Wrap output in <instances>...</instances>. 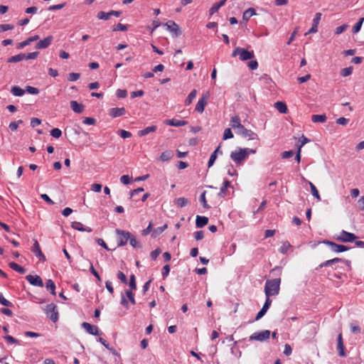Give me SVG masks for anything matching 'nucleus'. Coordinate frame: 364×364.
I'll use <instances>...</instances> for the list:
<instances>
[{
	"label": "nucleus",
	"mask_w": 364,
	"mask_h": 364,
	"mask_svg": "<svg viewBox=\"0 0 364 364\" xmlns=\"http://www.w3.org/2000/svg\"><path fill=\"white\" fill-rule=\"evenodd\" d=\"M233 136H234L230 128H226L224 130V134H223V140L232 139V138H233Z\"/></svg>",
	"instance_id": "obj_43"
},
{
	"label": "nucleus",
	"mask_w": 364,
	"mask_h": 364,
	"mask_svg": "<svg viewBox=\"0 0 364 364\" xmlns=\"http://www.w3.org/2000/svg\"><path fill=\"white\" fill-rule=\"evenodd\" d=\"M170 272V267L168 264L165 265L161 271V274L164 279H165Z\"/></svg>",
	"instance_id": "obj_64"
},
{
	"label": "nucleus",
	"mask_w": 364,
	"mask_h": 364,
	"mask_svg": "<svg viewBox=\"0 0 364 364\" xmlns=\"http://www.w3.org/2000/svg\"><path fill=\"white\" fill-rule=\"evenodd\" d=\"M235 250H236V244L232 243L231 245L230 246V247L228 248V250H226L225 254L227 255L230 256L235 253Z\"/></svg>",
	"instance_id": "obj_60"
},
{
	"label": "nucleus",
	"mask_w": 364,
	"mask_h": 364,
	"mask_svg": "<svg viewBox=\"0 0 364 364\" xmlns=\"http://www.w3.org/2000/svg\"><path fill=\"white\" fill-rule=\"evenodd\" d=\"M129 285L132 289H136V278L134 274H132L129 278Z\"/></svg>",
	"instance_id": "obj_50"
},
{
	"label": "nucleus",
	"mask_w": 364,
	"mask_h": 364,
	"mask_svg": "<svg viewBox=\"0 0 364 364\" xmlns=\"http://www.w3.org/2000/svg\"><path fill=\"white\" fill-rule=\"evenodd\" d=\"M120 181L124 185H128L131 183V178L128 175H123L120 178Z\"/></svg>",
	"instance_id": "obj_61"
},
{
	"label": "nucleus",
	"mask_w": 364,
	"mask_h": 364,
	"mask_svg": "<svg viewBox=\"0 0 364 364\" xmlns=\"http://www.w3.org/2000/svg\"><path fill=\"white\" fill-rule=\"evenodd\" d=\"M166 124L169 126L179 127H182V126L187 124L188 122H186L185 120L171 119L166 120Z\"/></svg>",
	"instance_id": "obj_23"
},
{
	"label": "nucleus",
	"mask_w": 364,
	"mask_h": 364,
	"mask_svg": "<svg viewBox=\"0 0 364 364\" xmlns=\"http://www.w3.org/2000/svg\"><path fill=\"white\" fill-rule=\"evenodd\" d=\"M50 135L55 139H58L61 136L62 132L58 128H54L50 131Z\"/></svg>",
	"instance_id": "obj_45"
},
{
	"label": "nucleus",
	"mask_w": 364,
	"mask_h": 364,
	"mask_svg": "<svg viewBox=\"0 0 364 364\" xmlns=\"http://www.w3.org/2000/svg\"><path fill=\"white\" fill-rule=\"evenodd\" d=\"M80 75L77 73H70L68 75V80L71 82L76 81L80 79Z\"/></svg>",
	"instance_id": "obj_52"
},
{
	"label": "nucleus",
	"mask_w": 364,
	"mask_h": 364,
	"mask_svg": "<svg viewBox=\"0 0 364 364\" xmlns=\"http://www.w3.org/2000/svg\"><path fill=\"white\" fill-rule=\"evenodd\" d=\"M14 26L11 24H0V32H4L14 29Z\"/></svg>",
	"instance_id": "obj_56"
},
{
	"label": "nucleus",
	"mask_w": 364,
	"mask_h": 364,
	"mask_svg": "<svg viewBox=\"0 0 364 364\" xmlns=\"http://www.w3.org/2000/svg\"><path fill=\"white\" fill-rule=\"evenodd\" d=\"M38 52H32L28 54L24 53L25 60L36 59L38 55Z\"/></svg>",
	"instance_id": "obj_59"
},
{
	"label": "nucleus",
	"mask_w": 364,
	"mask_h": 364,
	"mask_svg": "<svg viewBox=\"0 0 364 364\" xmlns=\"http://www.w3.org/2000/svg\"><path fill=\"white\" fill-rule=\"evenodd\" d=\"M228 174L230 176H234L237 175V171L235 169L232 164L227 166Z\"/></svg>",
	"instance_id": "obj_57"
},
{
	"label": "nucleus",
	"mask_w": 364,
	"mask_h": 364,
	"mask_svg": "<svg viewBox=\"0 0 364 364\" xmlns=\"http://www.w3.org/2000/svg\"><path fill=\"white\" fill-rule=\"evenodd\" d=\"M208 223V218L205 216L197 215L196 220V225L197 228H203Z\"/></svg>",
	"instance_id": "obj_24"
},
{
	"label": "nucleus",
	"mask_w": 364,
	"mask_h": 364,
	"mask_svg": "<svg viewBox=\"0 0 364 364\" xmlns=\"http://www.w3.org/2000/svg\"><path fill=\"white\" fill-rule=\"evenodd\" d=\"M116 233L118 236L117 242L118 247H122L127 244L129 240L131 233L128 231L117 229Z\"/></svg>",
	"instance_id": "obj_4"
},
{
	"label": "nucleus",
	"mask_w": 364,
	"mask_h": 364,
	"mask_svg": "<svg viewBox=\"0 0 364 364\" xmlns=\"http://www.w3.org/2000/svg\"><path fill=\"white\" fill-rule=\"evenodd\" d=\"M125 294H126L127 296L128 297V299H129V301H131V303L132 304H135L136 302H135V299H134V294H133L132 290H126Z\"/></svg>",
	"instance_id": "obj_55"
},
{
	"label": "nucleus",
	"mask_w": 364,
	"mask_h": 364,
	"mask_svg": "<svg viewBox=\"0 0 364 364\" xmlns=\"http://www.w3.org/2000/svg\"><path fill=\"white\" fill-rule=\"evenodd\" d=\"M237 134H240L245 138H247L249 140H254L257 139V134L250 129H246L244 126L237 132Z\"/></svg>",
	"instance_id": "obj_9"
},
{
	"label": "nucleus",
	"mask_w": 364,
	"mask_h": 364,
	"mask_svg": "<svg viewBox=\"0 0 364 364\" xmlns=\"http://www.w3.org/2000/svg\"><path fill=\"white\" fill-rule=\"evenodd\" d=\"M116 95L119 98H124L127 95V91L126 90L119 89L117 90Z\"/></svg>",
	"instance_id": "obj_63"
},
{
	"label": "nucleus",
	"mask_w": 364,
	"mask_h": 364,
	"mask_svg": "<svg viewBox=\"0 0 364 364\" xmlns=\"http://www.w3.org/2000/svg\"><path fill=\"white\" fill-rule=\"evenodd\" d=\"M25 60L24 53H19L18 55L11 56L7 59V63H18Z\"/></svg>",
	"instance_id": "obj_29"
},
{
	"label": "nucleus",
	"mask_w": 364,
	"mask_h": 364,
	"mask_svg": "<svg viewBox=\"0 0 364 364\" xmlns=\"http://www.w3.org/2000/svg\"><path fill=\"white\" fill-rule=\"evenodd\" d=\"M31 251L38 258H39L40 260H43V261L46 260V257L43 254V252L41 250L40 245L37 240H34V243L31 248Z\"/></svg>",
	"instance_id": "obj_13"
},
{
	"label": "nucleus",
	"mask_w": 364,
	"mask_h": 364,
	"mask_svg": "<svg viewBox=\"0 0 364 364\" xmlns=\"http://www.w3.org/2000/svg\"><path fill=\"white\" fill-rule=\"evenodd\" d=\"M174 203L178 207L183 208L188 205V200L186 198L181 197L176 198Z\"/></svg>",
	"instance_id": "obj_35"
},
{
	"label": "nucleus",
	"mask_w": 364,
	"mask_h": 364,
	"mask_svg": "<svg viewBox=\"0 0 364 364\" xmlns=\"http://www.w3.org/2000/svg\"><path fill=\"white\" fill-rule=\"evenodd\" d=\"M46 287L48 291L50 292L51 294L55 296V284L52 279H48L46 284Z\"/></svg>",
	"instance_id": "obj_30"
},
{
	"label": "nucleus",
	"mask_w": 364,
	"mask_h": 364,
	"mask_svg": "<svg viewBox=\"0 0 364 364\" xmlns=\"http://www.w3.org/2000/svg\"><path fill=\"white\" fill-rule=\"evenodd\" d=\"M226 1L227 0H221L219 2L214 4L209 10L210 15H213L218 12L219 9L225 4Z\"/></svg>",
	"instance_id": "obj_25"
},
{
	"label": "nucleus",
	"mask_w": 364,
	"mask_h": 364,
	"mask_svg": "<svg viewBox=\"0 0 364 364\" xmlns=\"http://www.w3.org/2000/svg\"><path fill=\"white\" fill-rule=\"evenodd\" d=\"M25 91L31 95H38L39 90L32 86H26Z\"/></svg>",
	"instance_id": "obj_48"
},
{
	"label": "nucleus",
	"mask_w": 364,
	"mask_h": 364,
	"mask_svg": "<svg viewBox=\"0 0 364 364\" xmlns=\"http://www.w3.org/2000/svg\"><path fill=\"white\" fill-rule=\"evenodd\" d=\"M71 228L80 232H91L92 231V228L89 227L85 228L80 222L77 221L73 222L71 223Z\"/></svg>",
	"instance_id": "obj_18"
},
{
	"label": "nucleus",
	"mask_w": 364,
	"mask_h": 364,
	"mask_svg": "<svg viewBox=\"0 0 364 364\" xmlns=\"http://www.w3.org/2000/svg\"><path fill=\"white\" fill-rule=\"evenodd\" d=\"M117 278L123 283V284H127V279L126 275L122 272H118L117 273Z\"/></svg>",
	"instance_id": "obj_62"
},
{
	"label": "nucleus",
	"mask_w": 364,
	"mask_h": 364,
	"mask_svg": "<svg viewBox=\"0 0 364 364\" xmlns=\"http://www.w3.org/2000/svg\"><path fill=\"white\" fill-rule=\"evenodd\" d=\"M353 67L350 66L346 68H343L341 70V75L342 77H347L352 74L353 73Z\"/></svg>",
	"instance_id": "obj_41"
},
{
	"label": "nucleus",
	"mask_w": 364,
	"mask_h": 364,
	"mask_svg": "<svg viewBox=\"0 0 364 364\" xmlns=\"http://www.w3.org/2000/svg\"><path fill=\"white\" fill-rule=\"evenodd\" d=\"M173 156L172 152L171 151H164L160 156V160L162 161H167L170 160Z\"/></svg>",
	"instance_id": "obj_38"
},
{
	"label": "nucleus",
	"mask_w": 364,
	"mask_h": 364,
	"mask_svg": "<svg viewBox=\"0 0 364 364\" xmlns=\"http://www.w3.org/2000/svg\"><path fill=\"white\" fill-rule=\"evenodd\" d=\"M255 153L256 150L252 149L237 148L231 152L230 158L236 164L241 165L250 154Z\"/></svg>",
	"instance_id": "obj_1"
},
{
	"label": "nucleus",
	"mask_w": 364,
	"mask_h": 364,
	"mask_svg": "<svg viewBox=\"0 0 364 364\" xmlns=\"http://www.w3.org/2000/svg\"><path fill=\"white\" fill-rule=\"evenodd\" d=\"M38 39H39L38 35H35V36H31L28 38H27L26 40L18 43L16 46V48L18 49H21V48L26 47V46H28L31 43L36 41Z\"/></svg>",
	"instance_id": "obj_21"
},
{
	"label": "nucleus",
	"mask_w": 364,
	"mask_h": 364,
	"mask_svg": "<svg viewBox=\"0 0 364 364\" xmlns=\"http://www.w3.org/2000/svg\"><path fill=\"white\" fill-rule=\"evenodd\" d=\"M272 302V299H270L269 297H266L265 302H264L262 309H263L264 311H265L267 312V310L269 309V308L270 307Z\"/></svg>",
	"instance_id": "obj_58"
},
{
	"label": "nucleus",
	"mask_w": 364,
	"mask_h": 364,
	"mask_svg": "<svg viewBox=\"0 0 364 364\" xmlns=\"http://www.w3.org/2000/svg\"><path fill=\"white\" fill-rule=\"evenodd\" d=\"M9 266L10 268H11L13 270L18 272L19 274H23L26 272V269L17 263L12 262L9 264Z\"/></svg>",
	"instance_id": "obj_28"
},
{
	"label": "nucleus",
	"mask_w": 364,
	"mask_h": 364,
	"mask_svg": "<svg viewBox=\"0 0 364 364\" xmlns=\"http://www.w3.org/2000/svg\"><path fill=\"white\" fill-rule=\"evenodd\" d=\"M72 110L77 114L83 112L85 106L82 104L78 103L77 101L72 100L70 102Z\"/></svg>",
	"instance_id": "obj_19"
},
{
	"label": "nucleus",
	"mask_w": 364,
	"mask_h": 364,
	"mask_svg": "<svg viewBox=\"0 0 364 364\" xmlns=\"http://www.w3.org/2000/svg\"><path fill=\"white\" fill-rule=\"evenodd\" d=\"M238 55L242 61L252 60L255 58V53L253 50H248L245 48L237 47L232 53V56L235 57Z\"/></svg>",
	"instance_id": "obj_3"
},
{
	"label": "nucleus",
	"mask_w": 364,
	"mask_h": 364,
	"mask_svg": "<svg viewBox=\"0 0 364 364\" xmlns=\"http://www.w3.org/2000/svg\"><path fill=\"white\" fill-rule=\"evenodd\" d=\"M156 129H157V127L156 126H149V127L144 128V129L139 131L138 135L139 136H144L151 132H156Z\"/></svg>",
	"instance_id": "obj_27"
},
{
	"label": "nucleus",
	"mask_w": 364,
	"mask_h": 364,
	"mask_svg": "<svg viewBox=\"0 0 364 364\" xmlns=\"http://www.w3.org/2000/svg\"><path fill=\"white\" fill-rule=\"evenodd\" d=\"M256 15L255 9L253 8H250L247 9L242 15V18L245 21H248L252 16Z\"/></svg>",
	"instance_id": "obj_33"
},
{
	"label": "nucleus",
	"mask_w": 364,
	"mask_h": 364,
	"mask_svg": "<svg viewBox=\"0 0 364 364\" xmlns=\"http://www.w3.org/2000/svg\"><path fill=\"white\" fill-rule=\"evenodd\" d=\"M336 239L341 242H351L357 239V236L353 233L342 230Z\"/></svg>",
	"instance_id": "obj_7"
},
{
	"label": "nucleus",
	"mask_w": 364,
	"mask_h": 364,
	"mask_svg": "<svg viewBox=\"0 0 364 364\" xmlns=\"http://www.w3.org/2000/svg\"><path fill=\"white\" fill-rule=\"evenodd\" d=\"M291 247V245L289 242L285 241L282 242V246L279 248V252L282 254H285L287 252L289 249Z\"/></svg>",
	"instance_id": "obj_40"
},
{
	"label": "nucleus",
	"mask_w": 364,
	"mask_h": 364,
	"mask_svg": "<svg viewBox=\"0 0 364 364\" xmlns=\"http://www.w3.org/2000/svg\"><path fill=\"white\" fill-rule=\"evenodd\" d=\"M82 326L87 333L91 335L97 336L100 334V330L97 326L92 325L87 322H83L82 323Z\"/></svg>",
	"instance_id": "obj_12"
},
{
	"label": "nucleus",
	"mask_w": 364,
	"mask_h": 364,
	"mask_svg": "<svg viewBox=\"0 0 364 364\" xmlns=\"http://www.w3.org/2000/svg\"><path fill=\"white\" fill-rule=\"evenodd\" d=\"M208 96L207 95H203L198 100L196 104L195 110L199 113H202L204 111L205 106L207 102Z\"/></svg>",
	"instance_id": "obj_15"
},
{
	"label": "nucleus",
	"mask_w": 364,
	"mask_h": 364,
	"mask_svg": "<svg viewBox=\"0 0 364 364\" xmlns=\"http://www.w3.org/2000/svg\"><path fill=\"white\" fill-rule=\"evenodd\" d=\"M125 113H126V110H125L124 107H114V108H111L109 110V114L112 118H116V117L122 116V115L125 114Z\"/></svg>",
	"instance_id": "obj_16"
},
{
	"label": "nucleus",
	"mask_w": 364,
	"mask_h": 364,
	"mask_svg": "<svg viewBox=\"0 0 364 364\" xmlns=\"http://www.w3.org/2000/svg\"><path fill=\"white\" fill-rule=\"evenodd\" d=\"M323 243L328 245L331 247V250L334 252H343L348 251L350 249V247L343 245H338L334 242L329 240H326L323 242Z\"/></svg>",
	"instance_id": "obj_8"
},
{
	"label": "nucleus",
	"mask_w": 364,
	"mask_h": 364,
	"mask_svg": "<svg viewBox=\"0 0 364 364\" xmlns=\"http://www.w3.org/2000/svg\"><path fill=\"white\" fill-rule=\"evenodd\" d=\"M205 193L206 192L205 191H203L200 196V202L202 203V205L205 208H210V206L208 205L207 203V201H206V198H205Z\"/></svg>",
	"instance_id": "obj_47"
},
{
	"label": "nucleus",
	"mask_w": 364,
	"mask_h": 364,
	"mask_svg": "<svg viewBox=\"0 0 364 364\" xmlns=\"http://www.w3.org/2000/svg\"><path fill=\"white\" fill-rule=\"evenodd\" d=\"M26 279L33 286L39 287H43V280L38 275L28 274L26 277Z\"/></svg>",
	"instance_id": "obj_10"
},
{
	"label": "nucleus",
	"mask_w": 364,
	"mask_h": 364,
	"mask_svg": "<svg viewBox=\"0 0 364 364\" xmlns=\"http://www.w3.org/2000/svg\"><path fill=\"white\" fill-rule=\"evenodd\" d=\"M348 28V25L343 24L340 26H338L335 30V34L340 35L343 32H344Z\"/></svg>",
	"instance_id": "obj_54"
},
{
	"label": "nucleus",
	"mask_w": 364,
	"mask_h": 364,
	"mask_svg": "<svg viewBox=\"0 0 364 364\" xmlns=\"http://www.w3.org/2000/svg\"><path fill=\"white\" fill-rule=\"evenodd\" d=\"M274 107L282 114H286L288 111L287 105L281 101L275 102Z\"/></svg>",
	"instance_id": "obj_26"
},
{
	"label": "nucleus",
	"mask_w": 364,
	"mask_h": 364,
	"mask_svg": "<svg viewBox=\"0 0 364 364\" xmlns=\"http://www.w3.org/2000/svg\"><path fill=\"white\" fill-rule=\"evenodd\" d=\"M364 18H361L353 27L352 31L353 33H356L360 31L362 24L363 23Z\"/></svg>",
	"instance_id": "obj_39"
},
{
	"label": "nucleus",
	"mask_w": 364,
	"mask_h": 364,
	"mask_svg": "<svg viewBox=\"0 0 364 364\" xmlns=\"http://www.w3.org/2000/svg\"><path fill=\"white\" fill-rule=\"evenodd\" d=\"M280 278L267 280L264 285V293L266 297L278 295L280 290Z\"/></svg>",
	"instance_id": "obj_2"
},
{
	"label": "nucleus",
	"mask_w": 364,
	"mask_h": 364,
	"mask_svg": "<svg viewBox=\"0 0 364 364\" xmlns=\"http://www.w3.org/2000/svg\"><path fill=\"white\" fill-rule=\"evenodd\" d=\"M270 334L271 332L269 330H264L262 331L255 332L250 336L249 340L263 342L269 338Z\"/></svg>",
	"instance_id": "obj_5"
},
{
	"label": "nucleus",
	"mask_w": 364,
	"mask_h": 364,
	"mask_svg": "<svg viewBox=\"0 0 364 364\" xmlns=\"http://www.w3.org/2000/svg\"><path fill=\"white\" fill-rule=\"evenodd\" d=\"M111 17L109 12L100 11L97 14V18L100 20H108Z\"/></svg>",
	"instance_id": "obj_44"
},
{
	"label": "nucleus",
	"mask_w": 364,
	"mask_h": 364,
	"mask_svg": "<svg viewBox=\"0 0 364 364\" xmlns=\"http://www.w3.org/2000/svg\"><path fill=\"white\" fill-rule=\"evenodd\" d=\"M167 228V225L165 224L161 227H159L154 230L153 235L156 237L157 235L161 234Z\"/></svg>",
	"instance_id": "obj_53"
},
{
	"label": "nucleus",
	"mask_w": 364,
	"mask_h": 364,
	"mask_svg": "<svg viewBox=\"0 0 364 364\" xmlns=\"http://www.w3.org/2000/svg\"><path fill=\"white\" fill-rule=\"evenodd\" d=\"M165 26L174 36L177 37L181 34V31L180 30L179 26L173 21H168Z\"/></svg>",
	"instance_id": "obj_11"
},
{
	"label": "nucleus",
	"mask_w": 364,
	"mask_h": 364,
	"mask_svg": "<svg viewBox=\"0 0 364 364\" xmlns=\"http://www.w3.org/2000/svg\"><path fill=\"white\" fill-rule=\"evenodd\" d=\"M337 350L338 351V354L341 357L346 356L345 353V347L343 341L342 334L339 333L337 338Z\"/></svg>",
	"instance_id": "obj_17"
},
{
	"label": "nucleus",
	"mask_w": 364,
	"mask_h": 364,
	"mask_svg": "<svg viewBox=\"0 0 364 364\" xmlns=\"http://www.w3.org/2000/svg\"><path fill=\"white\" fill-rule=\"evenodd\" d=\"M118 134L123 139L129 138L132 136L131 132L124 129H119Z\"/></svg>",
	"instance_id": "obj_49"
},
{
	"label": "nucleus",
	"mask_w": 364,
	"mask_h": 364,
	"mask_svg": "<svg viewBox=\"0 0 364 364\" xmlns=\"http://www.w3.org/2000/svg\"><path fill=\"white\" fill-rule=\"evenodd\" d=\"M0 304L5 306H11L12 304L7 299H6L3 294L0 292Z\"/></svg>",
	"instance_id": "obj_51"
},
{
	"label": "nucleus",
	"mask_w": 364,
	"mask_h": 364,
	"mask_svg": "<svg viewBox=\"0 0 364 364\" xmlns=\"http://www.w3.org/2000/svg\"><path fill=\"white\" fill-rule=\"evenodd\" d=\"M23 123V121L21 119H19L18 121H16V122H11L9 125V127L11 130L12 131H15L18 129V126L20 124H22Z\"/></svg>",
	"instance_id": "obj_46"
},
{
	"label": "nucleus",
	"mask_w": 364,
	"mask_h": 364,
	"mask_svg": "<svg viewBox=\"0 0 364 364\" xmlns=\"http://www.w3.org/2000/svg\"><path fill=\"white\" fill-rule=\"evenodd\" d=\"M326 119H327V117H326V114H314L311 117V120L314 123H318V122L323 123L326 121Z\"/></svg>",
	"instance_id": "obj_32"
},
{
	"label": "nucleus",
	"mask_w": 364,
	"mask_h": 364,
	"mask_svg": "<svg viewBox=\"0 0 364 364\" xmlns=\"http://www.w3.org/2000/svg\"><path fill=\"white\" fill-rule=\"evenodd\" d=\"M52 41H53V36H47L44 39L41 40L37 43V44L36 46V49L46 48L51 44Z\"/></svg>",
	"instance_id": "obj_14"
},
{
	"label": "nucleus",
	"mask_w": 364,
	"mask_h": 364,
	"mask_svg": "<svg viewBox=\"0 0 364 364\" xmlns=\"http://www.w3.org/2000/svg\"><path fill=\"white\" fill-rule=\"evenodd\" d=\"M230 124L231 127L234 129H237V131L242 127L243 125L241 124L240 118L237 115H234L231 117Z\"/></svg>",
	"instance_id": "obj_20"
},
{
	"label": "nucleus",
	"mask_w": 364,
	"mask_h": 364,
	"mask_svg": "<svg viewBox=\"0 0 364 364\" xmlns=\"http://www.w3.org/2000/svg\"><path fill=\"white\" fill-rule=\"evenodd\" d=\"M341 261H342V259L340 258H333L332 259L326 260L324 262L321 263L319 265V267H328V266H331L333 264L338 263Z\"/></svg>",
	"instance_id": "obj_36"
},
{
	"label": "nucleus",
	"mask_w": 364,
	"mask_h": 364,
	"mask_svg": "<svg viewBox=\"0 0 364 364\" xmlns=\"http://www.w3.org/2000/svg\"><path fill=\"white\" fill-rule=\"evenodd\" d=\"M231 187L230 182L228 180H225L223 186L218 193V196L220 198H225L228 196V188Z\"/></svg>",
	"instance_id": "obj_22"
},
{
	"label": "nucleus",
	"mask_w": 364,
	"mask_h": 364,
	"mask_svg": "<svg viewBox=\"0 0 364 364\" xmlns=\"http://www.w3.org/2000/svg\"><path fill=\"white\" fill-rule=\"evenodd\" d=\"M197 95L196 90H193L190 94L188 95L187 98L185 100V105L188 106L190 105L193 100L196 98Z\"/></svg>",
	"instance_id": "obj_34"
},
{
	"label": "nucleus",
	"mask_w": 364,
	"mask_h": 364,
	"mask_svg": "<svg viewBox=\"0 0 364 364\" xmlns=\"http://www.w3.org/2000/svg\"><path fill=\"white\" fill-rule=\"evenodd\" d=\"M46 314L47 316L54 323L58 320V311L57 306L54 304H48L46 306Z\"/></svg>",
	"instance_id": "obj_6"
},
{
	"label": "nucleus",
	"mask_w": 364,
	"mask_h": 364,
	"mask_svg": "<svg viewBox=\"0 0 364 364\" xmlns=\"http://www.w3.org/2000/svg\"><path fill=\"white\" fill-rule=\"evenodd\" d=\"M309 184V186L311 188V194L318 200H321V196L320 194L316 188V187L310 181L308 182Z\"/></svg>",
	"instance_id": "obj_37"
},
{
	"label": "nucleus",
	"mask_w": 364,
	"mask_h": 364,
	"mask_svg": "<svg viewBox=\"0 0 364 364\" xmlns=\"http://www.w3.org/2000/svg\"><path fill=\"white\" fill-rule=\"evenodd\" d=\"M25 90H23L18 86H14L11 89V92L16 97L23 96L25 94Z\"/></svg>",
	"instance_id": "obj_31"
},
{
	"label": "nucleus",
	"mask_w": 364,
	"mask_h": 364,
	"mask_svg": "<svg viewBox=\"0 0 364 364\" xmlns=\"http://www.w3.org/2000/svg\"><path fill=\"white\" fill-rule=\"evenodd\" d=\"M129 244L131 246H132L133 247H137V248H139L141 247V245L139 244V242L136 240V237L133 235H131L130 236V238H129Z\"/></svg>",
	"instance_id": "obj_42"
}]
</instances>
